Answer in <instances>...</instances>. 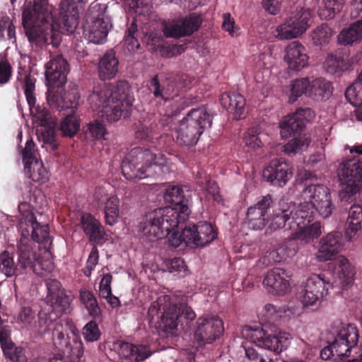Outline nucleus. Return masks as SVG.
I'll return each instance as SVG.
<instances>
[{
  "mask_svg": "<svg viewBox=\"0 0 362 362\" xmlns=\"http://www.w3.org/2000/svg\"><path fill=\"white\" fill-rule=\"evenodd\" d=\"M53 7L48 0H34L33 6H28L23 11V25L29 42L41 47L45 44L57 47L63 32L72 33L78 25V11H60L56 18Z\"/></svg>",
  "mask_w": 362,
  "mask_h": 362,
  "instance_id": "f257e3e1",
  "label": "nucleus"
},
{
  "mask_svg": "<svg viewBox=\"0 0 362 362\" xmlns=\"http://www.w3.org/2000/svg\"><path fill=\"white\" fill-rule=\"evenodd\" d=\"M171 206L147 213L139 224V230L148 241L163 239L189 217V200L178 185L169 186L163 195Z\"/></svg>",
  "mask_w": 362,
  "mask_h": 362,
  "instance_id": "f03ea898",
  "label": "nucleus"
},
{
  "mask_svg": "<svg viewBox=\"0 0 362 362\" xmlns=\"http://www.w3.org/2000/svg\"><path fill=\"white\" fill-rule=\"evenodd\" d=\"M88 103L94 111L101 113L107 122L118 121L128 115L132 106L129 86L126 81L96 87L88 97Z\"/></svg>",
  "mask_w": 362,
  "mask_h": 362,
  "instance_id": "7ed1b4c3",
  "label": "nucleus"
},
{
  "mask_svg": "<svg viewBox=\"0 0 362 362\" xmlns=\"http://www.w3.org/2000/svg\"><path fill=\"white\" fill-rule=\"evenodd\" d=\"M171 165L172 163L163 154L155 153L149 148L138 146L125 156L121 168L127 180L134 181L168 173Z\"/></svg>",
  "mask_w": 362,
  "mask_h": 362,
  "instance_id": "20e7f679",
  "label": "nucleus"
},
{
  "mask_svg": "<svg viewBox=\"0 0 362 362\" xmlns=\"http://www.w3.org/2000/svg\"><path fill=\"white\" fill-rule=\"evenodd\" d=\"M301 197L304 200L296 208L291 206V223L298 228L309 225L314 220L315 213L317 211L322 218L331 216L335 205L332 202L330 190L327 187L309 186L303 189Z\"/></svg>",
  "mask_w": 362,
  "mask_h": 362,
  "instance_id": "39448f33",
  "label": "nucleus"
},
{
  "mask_svg": "<svg viewBox=\"0 0 362 362\" xmlns=\"http://www.w3.org/2000/svg\"><path fill=\"white\" fill-rule=\"evenodd\" d=\"M195 318V312L185 301L177 298L172 301L170 299L163 307L157 327L160 332L174 334L180 326L183 332H187L190 330V323Z\"/></svg>",
  "mask_w": 362,
  "mask_h": 362,
  "instance_id": "423d86ee",
  "label": "nucleus"
},
{
  "mask_svg": "<svg viewBox=\"0 0 362 362\" xmlns=\"http://www.w3.org/2000/svg\"><path fill=\"white\" fill-rule=\"evenodd\" d=\"M212 124V117L204 107L192 109L180 122L176 130L177 142L194 146L206 128Z\"/></svg>",
  "mask_w": 362,
  "mask_h": 362,
  "instance_id": "0eeeda50",
  "label": "nucleus"
},
{
  "mask_svg": "<svg viewBox=\"0 0 362 362\" xmlns=\"http://www.w3.org/2000/svg\"><path fill=\"white\" fill-rule=\"evenodd\" d=\"M68 329V323L63 324L62 321L57 322L53 329V343L60 352L57 358H68L69 362H79L83 355V342L75 327H70V334Z\"/></svg>",
  "mask_w": 362,
  "mask_h": 362,
  "instance_id": "6e6552de",
  "label": "nucleus"
},
{
  "mask_svg": "<svg viewBox=\"0 0 362 362\" xmlns=\"http://www.w3.org/2000/svg\"><path fill=\"white\" fill-rule=\"evenodd\" d=\"M175 228L169 235V245L173 247H179L182 243L187 246L204 247L217 238V232L211 224L206 222L199 223L197 225L188 224L180 234Z\"/></svg>",
  "mask_w": 362,
  "mask_h": 362,
  "instance_id": "1a4fd4ad",
  "label": "nucleus"
},
{
  "mask_svg": "<svg viewBox=\"0 0 362 362\" xmlns=\"http://www.w3.org/2000/svg\"><path fill=\"white\" fill-rule=\"evenodd\" d=\"M107 5L96 1L92 3L86 15L83 25L85 37L94 44L106 42L108 32L112 27L110 18L105 14Z\"/></svg>",
  "mask_w": 362,
  "mask_h": 362,
  "instance_id": "9d476101",
  "label": "nucleus"
},
{
  "mask_svg": "<svg viewBox=\"0 0 362 362\" xmlns=\"http://www.w3.org/2000/svg\"><path fill=\"white\" fill-rule=\"evenodd\" d=\"M341 189V201L349 202L351 197L362 189V159L351 156L342 161L338 168Z\"/></svg>",
  "mask_w": 362,
  "mask_h": 362,
  "instance_id": "9b49d317",
  "label": "nucleus"
},
{
  "mask_svg": "<svg viewBox=\"0 0 362 362\" xmlns=\"http://www.w3.org/2000/svg\"><path fill=\"white\" fill-rule=\"evenodd\" d=\"M301 120L292 113L287 115L280 122L281 135L283 138L293 136L284 146V151L286 154L296 153L300 151H305L309 146L311 139L305 134H301L305 128Z\"/></svg>",
  "mask_w": 362,
  "mask_h": 362,
  "instance_id": "f8f14e48",
  "label": "nucleus"
},
{
  "mask_svg": "<svg viewBox=\"0 0 362 362\" xmlns=\"http://www.w3.org/2000/svg\"><path fill=\"white\" fill-rule=\"evenodd\" d=\"M18 210L21 214L19 230L21 233V239L30 242V238L36 243H47L49 240V226L42 225L37 221L35 214L30 209L27 202H22L18 205Z\"/></svg>",
  "mask_w": 362,
  "mask_h": 362,
  "instance_id": "ddd939ff",
  "label": "nucleus"
},
{
  "mask_svg": "<svg viewBox=\"0 0 362 362\" xmlns=\"http://www.w3.org/2000/svg\"><path fill=\"white\" fill-rule=\"evenodd\" d=\"M223 322L217 315L199 317L194 327V339L199 346L211 344L223 332Z\"/></svg>",
  "mask_w": 362,
  "mask_h": 362,
  "instance_id": "4468645a",
  "label": "nucleus"
},
{
  "mask_svg": "<svg viewBox=\"0 0 362 362\" xmlns=\"http://www.w3.org/2000/svg\"><path fill=\"white\" fill-rule=\"evenodd\" d=\"M311 17L308 9L302 8L295 16L276 28L275 36L279 40H291L303 34L310 26Z\"/></svg>",
  "mask_w": 362,
  "mask_h": 362,
  "instance_id": "2eb2a0df",
  "label": "nucleus"
},
{
  "mask_svg": "<svg viewBox=\"0 0 362 362\" xmlns=\"http://www.w3.org/2000/svg\"><path fill=\"white\" fill-rule=\"evenodd\" d=\"M47 294V303L51 305L57 316L66 313L70 307L71 297L66 293L62 284L57 279H48L45 281Z\"/></svg>",
  "mask_w": 362,
  "mask_h": 362,
  "instance_id": "dca6fc26",
  "label": "nucleus"
},
{
  "mask_svg": "<svg viewBox=\"0 0 362 362\" xmlns=\"http://www.w3.org/2000/svg\"><path fill=\"white\" fill-rule=\"evenodd\" d=\"M262 176L272 185L283 187L293 176L292 167L284 158L274 159L263 170Z\"/></svg>",
  "mask_w": 362,
  "mask_h": 362,
  "instance_id": "f3484780",
  "label": "nucleus"
},
{
  "mask_svg": "<svg viewBox=\"0 0 362 362\" xmlns=\"http://www.w3.org/2000/svg\"><path fill=\"white\" fill-rule=\"evenodd\" d=\"M273 203V197L269 194L259 197L257 203L247 209V221L248 227L253 230H262L268 220V214Z\"/></svg>",
  "mask_w": 362,
  "mask_h": 362,
  "instance_id": "a211bd4d",
  "label": "nucleus"
},
{
  "mask_svg": "<svg viewBox=\"0 0 362 362\" xmlns=\"http://www.w3.org/2000/svg\"><path fill=\"white\" fill-rule=\"evenodd\" d=\"M187 76H170L165 78L162 83L158 80V75L150 80L149 90L156 98H161L165 102L170 100L175 95V91L182 86L178 82L184 81Z\"/></svg>",
  "mask_w": 362,
  "mask_h": 362,
  "instance_id": "6ab92c4d",
  "label": "nucleus"
},
{
  "mask_svg": "<svg viewBox=\"0 0 362 362\" xmlns=\"http://www.w3.org/2000/svg\"><path fill=\"white\" fill-rule=\"evenodd\" d=\"M69 64L62 54L52 58L45 65V78L50 86L60 87L66 82Z\"/></svg>",
  "mask_w": 362,
  "mask_h": 362,
  "instance_id": "aec40b11",
  "label": "nucleus"
},
{
  "mask_svg": "<svg viewBox=\"0 0 362 362\" xmlns=\"http://www.w3.org/2000/svg\"><path fill=\"white\" fill-rule=\"evenodd\" d=\"M358 339L359 333L356 326L349 325L340 329L333 341L334 348L337 349V356H348L351 349L358 344Z\"/></svg>",
  "mask_w": 362,
  "mask_h": 362,
  "instance_id": "412c9836",
  "label": "nucleus"
},
{
  "mask_svg": "<svg viewBox=\"0 0 362 362\" xmlns=\"http://www.w3.org/2000/svg\"><path fill=\"white\" fill-rule=\"evenodd\" d=\"M289 275L284 269L276 267L269 270L263 280V285L267 291L274 295H284L288 290Z\"/></svg>",
  "mask_w": 362,
  "mask_h": 362,
  "instance_id": "4be33fe9",
  "label": "nucleus"
},
{
  "mask_svg": "<svg viewBox=\"0 0 362 362\" xmlns=\"http://www.w3.org/2000/svg\"><path fill=\"white\" fill-rule=\"evenodd\" d=\"M342 245V234L339 231L328 233L320 242V247L317 253L319 262L332 260L335 257Z\"/></svg>",
  "mask_w": 362,
  "mask_h": 362,
  "instance_id": "5701e85b",
  "label": "nucleus"
},
{
  "mask_svg": "<svg viewBox=\"0 0 362 362\" xmlns=\"http://www.w3.org/2000/svg\"><path fill=\"white\" fill-rule=\"evenodd\" d=\"M201 24L200 17L193 13L185 18L180 24L165 25L163 28V33L166 37L177 39L181 37L189 36L199 28Z\"/></svg>",
  "mask_w": 362,
  "mask_h": 362,
  "instance_id": "b1692460",
  "label": "nucleus"
},
{
  "mask_svg": "<svg viewBox=\"0 0 362 362\" xmlns=\"http://www.w3.org/2000/svg\"><path fill=\"white\" fill-rule=\"evenodd\" d=\"M114 348L121 358L129 359L131 362L143 361L151 355L147 346L135 345L122 340L115 341Z\"/></svg>",
  "mask_w": 362,
  "mask_h": 362,
  "instance_id": "393cba45",
  "label": "nucleus"
},
{
  "mask_svg": "<svg viewBox=\"0 0 362 362\" xmlns=\"http://www.w3.org/2000/svg\"><path fill=\"white\" fill-rule=\"evenodd\" d=\"M81 225L90 243L94 245L103 244L106 233L99 220L92 214L86 213L81 217Z\"/></svg>",
  "mask_w": 362,
  "mask_h": 362,
  "instance_id": "a878e982",
  "label": "nucleus"
},
{
  "mask_svg": "<svg viewBox=\"0 0 362 362\" xmlns=\"http://www.w3.org/2000/svg\"><path fill=\"white\" fill-rule=\"evenodd\" d=\"M284 59L288 68L294 71H300L308 64V56L305 47L299 42L293 41L285 49Z\"/></svg>",
  "mask_w": 362,
  "mask_h": 362,
  "instance_id": "bb28decb",
  "label": "nucleus"
},
{
  "mask_svg": "<svg viewBox=\"0 0 362 362\" xmlns=\"http://www.w3.org/2000/svg\"><path fill=\"white\" fill-rule=\"evenodd\" d=\"M119 71V59L116 52L108 50L100 58L98 64L99 78L102 81L111 80L116 76Z\"/></svg>",
  "mask_w": 362,
  "mask_h": 362,
  "instance_id": "cd10ccee",
  "label": "nucleus"
},
{
  "mask_svg": "<svg viewBox=\"0 0 362 362\" xmlns=\"http://www.w3.org/2000/svg\"><path fill=\"white\" fill-rule=\"evenodd\" d=\"M221 103L228 112L233 114V118L240 119L245 117V99L238 93H224L221 95Z\"/></svg>",
  "mask_w": 362,
  "mask_h": 362,
  "instance_id": "c85d7f7f",
  "label": "nucleus"
},
{
  "mask_svg": "<svg viewBox=\"0 0 362 362\" xmlns=\"http://www.w3.org/2000/svg\"><path fill=\"white\" fill-rule=\"evenodd\" d=\"M332 83L324 78H317L310 81L308 97L315 100H327L332 94Z\"/></svg>",
  "mask_w": 362,
  "mask_h": 362,
  "instance_id": "c756f323",
  "label": "nucleus"
},
{
  "mask_svg": "<svg viewBox=\"0 0 362 362\" xmlns=\"http://www.w3.org/2000/svg\"><path fill=\"white\" fill-rule=\"evenodd\" d=\"M279 204V208L274 211L272 222L269 226L272 231L283 228L286 223L289 225L290 228H292L291 205H288L284 199L280 200Z\"/></svg>",
  "mask_w": 362,
  "mask_h": 362,
  "instance_id": "7c9ffc66",
  "label": "nucleus"
},
{
  "mask_svg": "<svg viewBox=\"0 0 362 362\" xmlns=\"http://www.w3.org/2000/svg\"><path fill=\"white\" fill-rule=\"evenodd\" d=\"M290 334L279 332L277 334L266 333L260 347L268 349L276 355L279 354L288 345Z\"/></svg>",
  "mask_w": 362,
  "mask_h": 362,
  "instance_id": "2f4dec72",
  "label": "nucleus"
},
{
  "mask_svg": "<svg viewBox=\"0 0 362 362\" xmlns=\"http://www.w3.org/2000/svg\"><path fill=\"white\" fill-rule=\"evenodd\" d=\"M338 42L342 45H353L362 39V20L351 23L348 28L343 29L337 37Z\"/></svg>",
  "mask_w": 362,
  "mask_h": 362,
  "instance_id": "473e14b6",
  "label": "nucleus"
},
{
  "mask_svg": "<svg viewBox=\"0 0 362 362\" xmlns=\"http://www.w3.org/2000/svg\"><path fill=\"white\" fill-rule=\"evenodd\" d=\"M330 288L332 286L329 281L325 280L324 274H314L307 279L304 289L322 298Z\"/></svg>",
  "mask_w": 362,
  "mask_h": 362,
  "instance_id": "72a5a7b5",
  "label": "nucleus"
},
{
  "mask_svg": "<svg viewBox=\"0 0 362 362\" xmlns=\"http://www.w3.org/2000/svg\"><path fill=\"white\" fill-rule=\"evenodd\" d=\"M362 222V207L359 205H353L349 210V216L346 223L348 225L346 229V235L349 240L356 235L361 229Z\"/></svg>",
  "mask_w": 362,
  "mask_h": 362,
  "instance_id": "f704fd0d",
  "label": "nucleus"
},
{
  "mask_svg": "<svg viewBox=\"0 0 362 362\" xmlns=\"http://www.w3.org/2000/svg\"><path fill=\"white\" fill-rule=\"evenodd\" d=\"M135 137L140 141L151 142L153 139L158 137L157 124L150 120L139 122L136 127Z\"/></svg>",
  "mask_w": 362,
  "mask_h": 362,
  "instance_id": "c9c22d12",
  "label": "nucleus"
},
{
  "mask_svg": "<svg viewBox=\"0 0 362 362\" xmlns=\"http://www.w3.org/2000/svg\"><path fill=\"white\" fill-rule=\"evenodd\" d=\"M18 264L23 268H33L34 264L37 260L36 255L33 252L29 242L25 241V239H21L18 245Z\"/></svg>",
  "mask_w": 362,
  "mask_h": 362,
  "instance_id": "e433bc0d",
  "label": "nucleus"
},
{
  "mask_svg": "<svg viewBox=\"0 0 362 362\" xmlns=\"http://www.w3.org/2000/svg\"><path fill=\"white\" fill-rule=\"evenodd\" d=\"M344 3V0H324L318 8L317 14L322 20L332 19L341 12Z\"/></svg>",
  "mask_w": 362,
  "mask_h": 362,
  "instance_id": "4c0bfd02",
  "label": "nucleus"
},
{
  "mask_svg": "<svg viewBox=\"0 0 362 362\" xmlns=\"http://www.w3.org/2000/svg\"><path fill=\"white\" fill-rule=\"evenodd\" d=\"M80 129V119L74 110L62 119L59 129L63 136L70 138L75 136Z\"/></svg>",
  "mask_w": 362,
  "mask_h": 362,
  "instance_id": "58836bf2",
  "label": "nucleus"
},
{
  "mask_svg": "<svg viewBox=\"0 0 362 362\" xmlns=\"http://www.w3.org/2000/svg\"><path fill=\"white\" fill-rule=\"evenodd\" d=\"M52 100L57 103L58 108L71 109L73 110L79 103L80 95L76 89H71L64 92L60 97L54 95Z\"/></svg>",
  "mask_w": 362,
  "mask_h": 362,
  "instance_id": "ea45409f",
  "label": "nucleus"
},
{
  "mask_svg": "<svg viewBox=\"0 0 362 362\" xmlns=\"http://www.w3.org/2000/svg\"><path fill=\"white\" fill-rule=\"evenodd\" d=\"M321 234L320 223L315 221L309 225L305 224V227L298 228V230L295 232V238L310 243L319 238Z\"/></svg>",
  "mask_w": 362,
  "mask_h": 362,
  "instance_id": "a19ab883",
  "label": "nucleus"
},
{
  "mask_svg": "<svg viewBox=\"0 0 362 362\" xmlns=\"http://www.w3.org/2000/svg\"><path fill=\"white\" fill-rule=\"evenodd\" d=\"M119 198L115 195L110 196L105 202L104 212L106 224L113 226L117 222L119 216Z\"/></svg>",
  "mask_w": 362,
  "mask_h": 362,
  "instance_id": "79ce46f5",
  "label": "nucleus"
},
{
  "mask_svg": "<svg viewBox=\"0 0 362 362\" xmlns=\"http://www.w3.org/2000/svg\"><path fill=\"white\" fill-rule=\"evenodd\" d=\"M25 174L33 182L42 184L49 179V172L44 167L42 161L35 160L33 164L29 165L28 168H24Z\"/></svg>",
  "mask_w": 362,
  "mask_h": 362,
  "instance_id": "37998d69",
  "label": "nucleus"
},
{
  "mask_svg": "<svg viewBox=\"0 0 362 362\" xmlns=\"http://www.w3.org/2000/svg\"><path fill=\"white\" fill-rule=\"evenodd\" d=\"M347 100L355 107L362 106V73L345 92Z\"/></svg>",
  "mask_w": 362,
  "mask_h": 362,
  "instance_id": "c03bdc74",
  "label": "nucleus"
},
{
  "mask_svg": "<svg viewBox=\"0 0 362 362\" xmlns=\"http://www.w3.org/2000/svg\"><path fill=\"white\" fill-rule=\"evenodd\" d=\"M80 300L85 305L88 314L95 318L100 315L101 310L94 294L86 289L80 291Z\"/></svg>",
  "mask_w": 362,
  "mask_h": 362,
  "instance_id": "a18cd8bd",
  "label": "nucleus"
},
{
  "mask_svg": "<svg viewBox=\"0 0 362 362\" xmlns=\"http://www.w3.org/2000/svg\"><path fill=\"white\" fill-rule=\"evenodd\" d=\"M337 275L343 286H348L353 283L355 271L347 259L343 258L340 260Z\"/></svg>",
  "mask_w": 362,
  "mask_h": 362,
  "instance_id": "49530a36",
  "label": "nucleus"
},
{
  "mask_svg": "<svg viewBox=\"0 0 362 362\" xmlns=\"http://www.w3.org/2000/svg\"><path fill=\"white\" fill-rule=\"evenodd\" d=\"M332 36V30L326 23H322L314 29L310 37L315 45H327Z\"/></svg>",
  "mask_w": 362,
  "mask_h": 362,
  "instance_id": "de8ad7c7",
  "label": "nucleus"
},
{
  "mask_svg": "<svg viewBox=\"0 0 362 362\" xmlns=\"http://www.w3.org/2000/svg\"><path fill=\"white\" fill-rule=\"evenodd\" d=\"M309 88L310 81L308 78H301L294 80L291 84L289 103H293L303 94H305L308 96Z\"/></svg>",
  "mask_w": 362,
  "mask_h": 362,
  "instance_id": "09e8293b",
  "label": "nucleus"
},
{
  "mask_svg": "<svg viewBox=\"0 0 362 362\" xmlns=\"http://www.w3.org/2000/svg\"><path fill=\"white\" fill-rule=\"evenodd\" d=\"M137 25L134 22H132L127 29L124 37V47L129 53L135 52L140 45L135 35L136 34Z\"/></svg>",
  "mask_w": 362,
  "mask_h": 362,
  "instance_id": "8fccbe9b",
  "label": "nucleus"
},
{
  "mask_svg": "<svg viewBox=\"0 0 362 362\" xmlns=\"http://www.w3.org/2000/svg\"><path fill=\"white\" fill-rule=\"evenodd\" d=\"M17 266L16 265L13 256L8 252L4 251L0 254V272L6 276L16 275Z\"/></svg>",
  "mask_w": 362,
  "mask_h": 362,
  "instance_id": "3c124183",
  "label": "nucleus"
},
{
  "mask_svg": "<svg viewBox=\"0 0 362 362\" xmlns=\"http://www.w3.org/2000/svg\"><path fill=\"white\" fill-rule=\"evenodd\" d=\"M84 132L87 138L100 139L104 138L107 130L105 125L102 121L95 119L87 125V128Z\"/></svg>",
  "mask_w": 362,
  "mask_h": 362,
  "instance_id": "603ef678",
  "label": "nucleus"
},
{
  "mask_svg": "<svg viewBox=\"0 0 362 362\" xmlns=\"http://www.w3.org/2000/svg\"><path fill=\"white\" fill-rule=\"evenodd\" d=\"M259 135L260 129L258 127L249 128L244 134L243 141L245 144L252 148H261L263 143Z\"/></svg>",
  "mask_w": 362,
  "mask_h": 362,
  "instance_id": "864d4df0",
  "label": "nucleus"
},
{
  "mask_svg": "<svg viewBox=\"0 0 362 362\" xmlns=\"http://www.w3.org/2000/svg\"><path fill=\"white\" fill-rule=\"evenodd\" d=\"M35 79L31 78L28 75L25 79L24 94L29 105L30 113H33V110L35 108L36 97L35 94Z\"/></svg>",
  "mask_w": 362,
  "mask_h": 362,
  "instance_id": "5fc2aeb1",
  "label": "nucleus"
},
{
  "mask_svg": "<svg viewBox=\"0 0 362 362\" xmlns=\"http://www.w3.org/2000/svg\"><path fill=\"white\" fill-rule=\"evenodd\" d=\"M124 4L139 15L148 16L152 9V6L148 0H124Z\"/></svg>",
  "mask_w": 362,
  "mask_h": 362,
  "instance_id": "6e6d98bb",
  "label": "nucleus"
},
{
  "mask_svg": "<svg viewBox=\"0 0 362 362\" xmlns=\"http://www.w3.org/2000/svg\"><path fill=\"white\" fill-rule=\"evenodd\" d=\"M35 146L33 141L29 139L26 141L25 146L22 151L23 163L25 168H28L29 165L33 164L35 160H38L36 158Z\"/></svg>",
  "mask_w": 362,
  "mask_h": 362,
  "instance_id": "4d7b16f0",
  "label": "nucleus"
},
{
  "mask_svg": "<svg viewBox=\"0 0 362 362\" xmlns=\"http://www.w3.org/2000/svg\"><path fill=\"white\" fill-rule=\"evenodd\" d=\"M286 313L283 307H277L273 304H267L264 308V315L269 322H276Z\"/></svg>",
  "mask_w": 362,
  "mask_h": 362,
  "instance_id": "13d9d810",
  "label": "nucleus"
},
{
  "mask_svg": "<svg viewBox=\"0 0 362 362\" xmlns=\"http://www.w3.org/2000/svg\"><path fill=\"white\" fill-rule=\"evenodd\" d=\"M83 335L88 341H98L101 335L97 323L94 320L88 322L83 329Z\"/></svg>",
  "mask_w": 362,
  "mask_h": 362,
  "instance_id": "bf43d9fd",
  "label": "nucleus"
},
{
  "mask_svg": "<svg viewBox=\"0 0 362 362\" xmlns=\"http://www.w3.org/2000/svg\"><path fill=\"white\" fill-rule=\"evenodd\" d=\"M4 354L11 362H27L28 361L25 350L24 349H12L11 344H10V346L4 347Z\"/></svg>",
  "mask_w": 362,
  "mask_h": 362,
  "instance_id": "052dcab7",
  "label": "nucleus"
},
{
  "mask_svg": "<svg viewBox=\"0 0 362 362\" xmlns=\"http://www.w3.org/2000/svg\"><path fill=\"white\" fill-rule=\"evenodd\" d=\"M243 334L246 338L249 339L251 342L260 347L266 334V332L259 327L253 329L250 327H248L244 329Z\"/></svg>",
  "mask_w": 362,
  "mask_h": 362,
  "instance_id": "680f3d73",
  "label": "nucleus"
},
{
  "mask_svg": "<svg viewBox=\"0 0 362 362\" xmlns=\"http://www.w3.org/2000/svg\"><path fill=\"white\" fill-rule=\"evenodd\" d=\"M33 117L40 121L42 126H49L54 124V119L52 118L49 111L40 105H35L33 110V113H30Z\"/></svg>",
  "mask_w": 362,
  "mask_h": 362,
  "instance_id": "e2e57ef3",
  "label": "nucleus"
},
{
  "mask_svg": "<svg viewBox=\"0 0 362 362\" xmlns=\"http://www.w3.org/2000/svg\"><path fill=\"white\" fill-rule=\"evenodd\" d=\"M325 66L327 72L330 74H336L345 70V62L340 57L330 56L325 61Z\"/></svg>",
  "mask_w": 362,
  "mask_h": 362,
  "instance_id": "0e129e2a",
  "label": "nucleus"
},
{
  "mask_svg": "<svg viewBox=\"0 0 362 362\" xmlns=\"http://www.w3.org/2000/svg\"><path fill=\"white\" fill-rule=\"evenodd\" d=\"M297 176L298 180L305 185L303 189H306L311 185L326 187L324 185L318 184L317 175L309 170H300L298 171Z\"/></svg>",
  "mask_w": 362,
  "mask_h": 362,
  "instance_id": "69168bd1",
  "label": "nucleus"
},
{
  "mask_svg": "<svg viewBox=\"0 0 362 362\" xmlns=\"http://www.w3.org/2000/svg\"><path fill=\"white\" fill-rule=\"evenodd\" d=\"M42 130L41 137L45 144H49L52 150H56L58 148V143L57 141L56 130L50 125L44 127Z\"/></svg>",
  "mask_w": 362,
  "mask_h": 362,
  "instance_id": "338daca9",
  "label": "nucleus"
},
{
  "mask_svg": "<svg viewBox=\"0 0 362 362\" xmlns=\"http://www.w3.org/2000/svg\"><path fill=\"white\" fill-rule=\"evenodd\" d=\"M170 300V297L169 296H163L151 303L148 310V316L151 317V320H153L155 316L158 315L159 313L162 314L163 307L166 306Z\"/></svg>",
  "mask_w": 362,
  "mask_h": 362,
  "instance_id": "774afa93",
  "label": "nucleus"
}]
</instances>
